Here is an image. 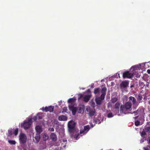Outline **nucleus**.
Returning <instances> with one entry per match:
<instances>
[{"instance_id": "nucleus-1", "label": "nucleus", "mask_w": 150, "mask_h": 150, "mask_svg": "<svg viewBox=\"0 0 150 150\" xmlns=\"http://www.w3.org/2000/svg\"><path fill=\"white\" fill-rule=\"evenodd\" d=\"M76 99L74 97L71 98L68 100V103H69V108L70 110L72 112L73 115H75L76 112V107H75V101Z\"/></svg>"}, {"instance_id": "nucleus-2", "label": "nucleus", "mask_w": 150, "mask_h": 150, "mask_svg": "<svg viewBox=\"0 0 150 150\" xmlns=\"http://www.w3.org/2000/svg\"><path fill=\"white\" fill-rule=\"evenodd\" d=\"M132 106V104L129 102L125 103V105H121L120 107V111L122 113H125V112L126 110H129L131 108Z\"/></svg>"}, {"instance_id": "nucleus-3", "label": "nucleus", "mask_w": 150, "mask_h": 150, "mask_svg": "<svg viewBox=\"0 0 150 150\" xmlns=\"http://www.w3.org/2000/svg\"><path fill=\"white\" fill-rule=\"evenodd\" d=\"M32 123V119H29L28 121L25 120L24 122L21 124V127L25 129H29L30 127L31 124Z\"/></svg>"}, {"instance_id": "nucleus-4", "label": "nucleus", "mask_w": 150, "mask_h": 150, "mask_svg": "<svg viewBox=\"0 0 150 150\" xmlns=\"http://www.w3.org/2000/svg\"><path fill=\"white\" fill-rule=\"evenodd\" d=\"M27 140V137L25 134L20 133L19 136V141L20 144H24L26 143Z\"/></svg>"}, {"instance_id": "nucleus-5", "label": "nucleus", "mask_w": 150, "mask_h": 150, "mask_svg": "<svg viewBox=\"0 0 150 150\" xmlns=\"http://www.w3.org/2000/svg\"><path fill=\"white\" fill-rule=\"evenodd\" d=\"M75 125V123L73 121H70L68 122V127L69 132H73L74 131Z\"/></svg>"}, {"instance_id": "nucleus-6", "label": "nucleus", "mask_w": 150, "mask_h": 150, "mask_svg": "<svg viewBox=\"0 0 150 150\" xmlns=\"http://www.w3.org/2000/svg\"><path fill=\"white\" fill-rule=\"evenodd\" d=\"M86 111L87 113L90 116H94L96 112V111L95 109L91 108L89 106L87 107Z\"/></svg>"}, {"instance_id": "nucleus-7", "label": "nucleus", "mask_w": 150, "mask_h": 150, "mask_svg": "<svg viewBox=\"0 0 150 150\" xmlns=\"http://www.w3.org/2000/svg\"><path fill=\"white\" fill-rule=\"evenodd\" d=\"M90 129V127L89 125L84 126L83 127V129L81 130L80 131L77 137L80 135L82 136L83 135L86 134L89 130Z\"/></svg>"}, {"instance_id": "nucleus-8", "label": "nucleus", "mask_w": 150, "mask_h": 150, "mask_svg": "<svg viewBox=\"0 0 150 150\" xmlns=\"http://www.w3.org/2000/svg\"><path fill=\"white\" fill-rule=\"evenodd\" d=\"M134 76L133 73L129 72V71H127L124 72L122 74V76L123 78H131Z\"/></svg>"}, {"instance_id": "nucleus-9", "label": "nucleus", "mask_w": 150, "mask_h": 150, "mask_svg": "<svg viewBox=\"0 0 150 150\" xmlns=\"http://www.w3.org/2000/svg\"><path fill=\"white\" fill-rule=\"evenodd\" d=\"M54 106H50L47 107L46 106L45 107H43L42 108V110L43 111L47 112L49 111L50 112H52L54 110Z\"/></svg>"}, {"instance_id": "nucleus-10", "label": "nucleus", "mask_w": 150, "mask_h": 150, "mask_svg": "<svg viewBox=\"0 0 150 150\" xmlns=\"http://www.w3.org/2000/svg\"><path fill=\"white\" fill-rule=\"evenodd\" d=\"M150 132V126H145L144 127V128L143 129V130L142 132L141 133V136L143 137V136H144L146 134V133L147 132Z\"/></svg>"}, {"instance_id": "nucleus-11", "label": "nucleus", "mask_w": 150, "mask_h": 150, "mask_svg": "<svg viewBox=\"0 0 150 150\" xmlns=\"http://www.w3.org/2000/svg\"><path fill=\"white\" fill-rule=\"evenodd\" d=\"M76 111L79 113H83L84 111V107L83 105H79L78 107H76Z\"/></svg>"}, {"instance_id": "nucleus-12", "label": "nucleus", "mask_w": 150, "mask_h": 150, "mask_svg": "<svg viewBox=\"0 0 150 150\" xmlns=\"http://www.w3.org/2000/svg\"><path fill=\"white\" fill-rule=\"evenodd\" d=\"M129 82L128 81H123L120 84V87L123 88H125L128 86Z\"/></svg>"}, {"instance_id": "nucleus-13", "label": "nucleus", "mask_w": 150, "mask_h": 150, "mask_svg": "<svg viewBox=\"0 0 150 150\" xmlns=\"http://www.w3.org/2000/svg\"><path fill=\"white\" fill-rule=\"evenodd\" d=\"M104 99L103 98L100 96V97L96 98L95 99L96 103L98 105H100L102 104V100Z\"/></svg>"}, {"instance_id": "nucleus-14", "label": "nucleus", "mask_w": 150, "mask_h": 150, "mask_svg": "<svg viewBox=\"0 0 150 150\" xmlns=\"http://www.w3.org/2000/svg\"><path fill=\"white\" fill-rule=\"evenodd\" d=\"M107 88L105 87H104L102 88L101 90V93L102 94L101 96L103 99L105 98V96L106 93Z\"/></svg>"}, {"instance_id": "nucleus-15", "label": "nucleus", "mask_w": 150, "mask_h": 150, "mask_svg": "<svg viewBox=\"0 0 150 150\" xmlns=\"http://www.w3.org/2000/svg\"><path fill=\"white\" fill-rule=\"evenodd\" d=\"M144 110L143 108H139L137 110L133 112L132 113L135 114V115H137L138 114H141L143 113V112H144Z\"/></svg>"}, {"instance_id": "nucleus-16", "label": "nucleus", "mask_w": 150, "mask_h": 150, "mask_svg": "<svg viewBox=\"0 0 150 150\" xmlns=\"http://www.w3.org/2000/svg\"><path fill=\"white\" fill-rule=\"evenodd\" d=\"M40 138V134L37 133L34 138L33 139V141L35 143H38L39 142Z\"/></svg>"}, {"instance_id": "nucleus-17", "label": "nucleus", "mask_w": 150, "mask_h": 150, "mask_svg": "<svg viewBox=\"0 0 150 150\" xmlns=\"http://www.w3.org/2000/svg\"><path fill=\"white\" fill-rule=\"evenodd\" d=\"M35 129L37 133L40 134L42 132V126L40 125L37 126L35 127Z\"/></svg>"}, {"instance_id": "nucleus-18", "label": "nucleus", "mask_w": 150, "mask_h": 150, "mask_svg": "<svg viewBox=\"0 0 150 150\" xmlns=\"http://www.w3.org/2000/svg\"><path fill=\"white\" fill-rule=\"evenodd\" d=\"M51 139L53 141H56L57 140V136L54 133H52L50 135Z\"/></svg>"}, {"instance_id": "nucleus-19", "label": "nucleus", "mask_w": 150, "mask_h": 150, "mask_svg": "<svg viewBox=\"0 0 150 150\" xmlns=\"http://www.w3.org/2000/svg\"><path fill=\"white\" fill-rule=\"evenodd\" d=\"M67 118L66 116L62 115L59 116L58 117V119L60 121H65L67 120Z\"/></svg>"}, {"instance_id": "nucleus-20", "label": "nucleus", "mask_w": 150, "mask_h": 150, "mask_svg": "<svg viewBox=\"0 0 150 150\" xmlns=\"http://www.w3.org/2000/svg\"><path fill=\"white\" fill-rule=\"evenodd\" d=\"M129 100L132 101V104L133 105H135L136 103V100L134 97L130 96L129 98Z\"/></svg>"}, {"instance_id": "nucleus-21", "label": "nucleus", "mask_w": 150, "mask_h": 150, "mask_svg": "<svg viewBox=\"0 0 150 150\" xmlns=\"http://www.w3.org/2000/svg\"><path fill=\"white\" fill-rule=\"evenodd\" d=\"M91 96V95H90L85 96L83 97L84 101L85 102H88L90 100Z\"/></svg>"}, {"instance_id": "nucleus-22", "label": "nucleus", "mask_w": 150, "mask_h": 150, "mask_svg": "<svg viewBox=\"0 0 150 150\" xmlns=\"http://www.w3.org/2000/svg\"><path fill=\"white\" fill-rule=\"evenodd\" d=\"M120 103L119 102H117L115 104L114 106L115 108V109L117 110L118 112H119V108H120Z\"/></svg>"}, {"instance_id": "nucleus-23", "label": "nucleus", "mask_w": 150, "mask_h": 150, "mask_svg": "<svg viewBox=\"0 0 150 150\" xmlns=\"http://www.w3.org/2000/svg\"><path fill=\"white\" fill-rule=\"evenodd\" d=\"M100 92V88H95L94 90V93L95 95H98L99 94Z\"/></svg>"}, {"instance_id": "nucleus-24", "label": "nucleus", "mask_w": 150, "mask_h": 150, "mask_svg": "<svg viewBox=\"0 0 150 150\" xmlns=\"http://www.w3.org/2000/svg\"><path fill=\"white\" fill-rule=\"evenodd\" d=\"M117 100V98L114 97L112 98L111 100V103H115L116 102Z\"/></svg>"}, {"instance_id": "nucleus-25", "label": "nucleus", "mask_w": 150, "mask_h": 150, "mask_svg": "<svg viewBox=\"0 0 150 150\" xmlns=\"http://www.w3.org/2000/svg\"><path fill=\"white\" fill-rule=\"evenodd\" d=\"M48 139V136L47 134H45L43 136V139L44 141H46Z\"/></svg>"}, {"instance_id": "nucleus-26", "label": "nucleus", "mask_w": 150, "mask_h": 150, "mask_svg": "<svg viewBox=\"0 0 150 150\" xmlns=\"http://www.w3.org/2000/svg\"><path fill=\"white\" fill-rule=\"evenodd\" d=\"M8 143L11 145H15L16 144V142L15 140H8Z\"/></svg>"}, {"instance_id": "nucleus-27", "label": "nucleus", "mask_w": 150, "mask_h": 150, "mask_svg": "<svg viewBox=\"0 0 150 150\" xmlns=\"http://www.w3.org/2000/svg\"><path fill=\"white\" fill-rule=\"evenodd\" d=\"M142 95L139 94L138 96V97L137 98V100L139 101H141L142 100Z\"/></svg>"}, {"instance_id": "nucleus-28", "label": "nucleus", "mask_w": 150, "mask_h": 150, "mask_svg": "<svg viewBox=\"0 0 150 150\" xmlns=\"http://www.w3.org/2000/svg\"><path fill=\"white\" fill-rule=\"evenodd\" d=\"M37 116L39 120L42 119V114L39 113L37 114Z\"/></svg>"}, {"instance_id": "nucleus-29", "label": "nucleus", "mask_w": 150, "mask_h": 150, "mask_svg": "<svg viewBox=\"0 0 150 150\" xmlns=\"http://www.w3.org/2000/svg\"><path fill=\"white\" fill-rule=\"evenodd\" d=\"M140 122L139 121L136 120L135 122V125L136 126H138L140 125Z\"/></svg>"}, {"instance_id": "nucleus-30", "label": "nucleus", "mask_w": 150, "mask_h": 150, "mask_svg": "<svg viewBox=\"0 0 150 150\" xmlns=\"http://www.w3.org/2000/svg\"><path fill=\"white\" fill-rule=\"evenodd\" d=\"M18 128H16L14 130V133L15 135L16 136L18 134Z\"/></svg>"}, {"instance_id": "nucleus-31", "label": "nucleus", "mask_w": 150, "mask_h": 150, "mask_svg": "<svg viewBox=\"0 0 150 150\" xmlns=\"http://www.w3.org/2000/svg\"><path fill=\"white\" fill-rule=\"evenodd\" d=\"M8 133L9 135L11 136L13 134V131L12 129H9L8 130Z\"/></svg>"}, {"instance_id": "nucleus-32", "label": "nucleus", "mask_w": 150, "mask_h": 150, "mask_svg": "<svg viewBox=\"0 0 150 150\" xmlns=\"http://www.w3.org/2000/svg\"><path fill=\"white\" fill-rule=\"evenodd\" d=\"M112 113L111 112L108 113L107 115V117L108 118L112 117H113Z\"/></svg>"}, {"instance_id": "nucleus-33", "label": "nucleus", "mask_w": 150, "mask_h": 150, "mask_svg": "<svg viewBox=\"0 0 150 150\" xmlns=\"http://www.w3.org/2000/svg\"><path fill=\"white\" fill-rule=\"evenodd\" d=\"M67 109L66 107H64L62 109V112H66L67 111Z\"/></svg>"}, {"instance_id": "nucleus-34", "label": "nucleus", "mask_w": 150, "mask_h": 150, "mask_svg": "<svg viewBox=\"0 0 150 150\" xmlns=\"http://www.w3.org/2000/svg\"><path fill=\"white\" fill-rule=\"evenodd\" d=\"M33 120L34 121H36L37 119V116H34L33 117Z\"/></svg>"}, {"instance_id": "nucleus-35", "label": "nucleus", "mask_w": 150, "mask_h": 150, "mask_svg": "<svg viewBox=\"0 0 150 150\" xmlns=\"http://www.w3.org/2000/svg\"><path fill=\"white\" fill-rule=\"evenodd\" d=\"M49 130H50V131L53 132L54 131V129L53 128H50Z\"/></svg>"}, {"instance_id": "nucleus-36", "label": "nucleus", "mask_w": 150, "mask_h": 150, "mask_svg": "<svg viewBox=\"0 0 150 150\" xmlns=\"http://www.w3.org/2000/svg\"><path fill=\"white\" fill-rule=\"evenodd\" d=\"M144 150H149V149L147 147H143Z\"/></svg>"}, {"instance_id": "nucleus-37", "label": "nucleus", "mask_w": 150, "mask_h": 150, "mask_svg": "<svg viewBox=\"0 0 150 150\" xmlns=\"http://www.w3.org/2000/svg\"><path fill=\"white\" fill-rule=\"evenodd\" d=\"M148 143L150 144V137H148Z\"/></svg>"}, {"instance_id": "nucleus-38", "label": "nucleus", "mask_w": 150, "mask_h": 150, "mask_svg": "<svg viewBox=\"0 0 150 150\" xmlns=\"http://www.w3.org/2000/svg\"><path fill=\"white\" fill-rule=\"evenodd\" d=\"M147 72L148 74H150V69H148L147 70Z\"/></svg>"}, {"instance_id": "nucleus-39", "label": "nucleus", "mask_w": 150, "mask_h": 150, "mask_svg": "<svg viewBox=\"0 0 150 150\" xmlns=\"http://www.w3.org/2000/svg\"><path fill=\"white\" fill-rule=\"evenodd\" d=\"M144 141V139H141V140L140 142L141 143H143Z\"/></svg>"}, {"instance_id": "nucleus-40", "label": "nucleus", "mask_w": 150, "mask_h": 150, "mask_svg": "<svg viewBox=\"0 0 150 150\" xmlns=\"http://www.w3.org/2000/svg\"><path fill=\"white\" fill-rule=\"evenodd\" d=\"M138 116L135 117H134V119L135 120H136V119H137L138 118Z\"/></svg>"}, {"instance_id": "nucleus-41", "label": "nucleus", "mask_w": 150, "mask_h": 150, "mask_svg": "<svg viewBox=\"0 0 150 150\" xmlns=\"http://www.w3.org/2000/svg\"><path fill=\"white\" fill-rule=\"evenodd\" d=\"M82 96H83L82 95H81L80 96V97L79 98V99H80L82 97Z\"/></svg>"}, {"instance_id": "nucleus-42", "label": "nucleus", "mask_w": 150, "mask_h": 150, "mask_svg": "<svg viewBox=\"0 0 150 150\" xmlns=\"http://www.w3.org/2000/svg\"><path fill=\"white\" fill-rule=\"evenodd\" d=\"M87 91L88 92H90V90L89 89H88V90H87Z\"/></svg>"}, {"instance_id": "nucleus-43", "label": "nucleus", "mask_w": 150, "mask_h": 150, "mask_svg": "<svg viewBox=\"0 0 150 150\" xmlns=\"http://www.w3.org/2000/svg\"><path fill=\"white\" fill-rule=\"evenodd\" d=\"M110 103H109V106L108 107H110Z\"/></svg>"}, {"instance_id": "nucleus-44", "label": "nucleus", "mask_w": 150, "mask_h": 150, "mask_svg": "<svg viewBox=\"0 0 150 150\" xmlns=\"http://www.w3.org/2000/svg\"><path fill=\"white\" fill-rule=\"evenodd\" d=\"M63 141L64 142H65L66 141V140H63Z\"/></svg>"}, {"instance_id": "nucleus-45", "label": "nucleus", "mask_w": 150, "mask_h": 150, "mask_svg": "<svg viewBox=\"0 0 150 150\" xmlns=\"http://www.w3.org/2000/svg\"><path fill=\"white\" fill-rule=\"evenodd\" d=\"M143 84V83L142 82V83H141V84Z\"/></svg>"}, {"instance_id": "nucleus-46", "label": "nucleus", "mask_w": 150, "mask_h": 150, "mask_svg": "<svg viewBox=\"0 0 150 150\" xmlns=\"http://www.w3.org/2000/svg\"><path fill=\"white\" fill-rule=\"evenodd\" d=\"M110 107H111V106H112V105L110 104Z\"/></svg>"}]
</instances>
